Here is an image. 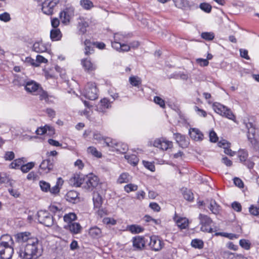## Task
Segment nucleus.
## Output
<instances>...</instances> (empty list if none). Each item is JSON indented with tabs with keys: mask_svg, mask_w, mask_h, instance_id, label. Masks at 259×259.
I'll list each match as a JSON object with an SVG mask.
<instances>
[{
	"mask_svg": "<svg viewBox=\"0 0 259 259\" xmlns=\"http://www.w3.org/2000/svg\"><path fill=\"white\" fill-rule=\"evenodd\" d=\"M77 191L70 190L66 194L65 197L67 201L74 203L77 200L79 199Z\"/></svg>",
	"mask_w": 259,
	"mask_h": 259,
	"instance_id": "31",
	"label": "nucleus"
},
{
	"mask_svg": "<svg viewBox=\"0 0 259 259\" xmlns=\"http://www.w3.org/2000/svg\"><path fill=\"white\" fill-rule=\"evenodd\" d=\"M49 45L42 40L36 41L33 44V51L37 53H44L47 51Z\"/></svg>",
	"mask_w": 259,
	"mask_h": 259,
	"instance_id": "24",
	"label": "nucleus"
},
{
	"mask_svg": "<svg viewBox=\"0 0 259 259\" xmlns=\"http://www.w3.org/2000/svg\"><path fill=\"white\" fill-rule=\"evenodd\" d=\"M191 244L193 247L199 249H202L204 247L203 241L199 239H193L191 241Z\"/></svg>",
	"mask_w": 259,
	"mask_h": 259,
	"instance_id": "47",
	"label": "nucleus"
},
{
	"mask_svg": "<svg viewBox=\"0 0 259 259\" xmlns=\"http://www.w3.org/2000/svg\"><path fill=\"white\" fill-rule=\"evenodd\" d=\"M154 147L159 148L162 150H167L172 147V142L167 140L164 138H160L156 139L153 143Z\"/></svg>",
	"mask_w": 259,
	"mask_h": 259,
	"instance_id": "14",
	"label": "nucleus"
},
{
	"mask_svg": "<svg viewBox=\"0 0 259 259\" xmlns=\"http://www.w3.org/2000/svg\"><path fill=\"white\" fill-rule=\"evenodd\" d=\"M84 181L83 187L89 191H93L100 184L99 179L95 175L87 176Z\"/></svg>",
	"mask_w": 259,
	"mask_h": 259,
	"instance_id": "6",
	"label": "nucleus"
},
{
	"mask_svg": "<svg viewBox=\"0 0 259 259\" xmlns=\"http://www.w3.org/2000/svg\"><path fill=\"white\" fill-rule=\"evenodd\" d=\"M58 3V0H46L42 3V11L46 15H52L54 13V8Z\"/></svg>",
	"mask_w": 259,
	"mask_h": 259,
	"instance_id": "10",
	"label": "nucleus"
},
{
	"mask_svg": "<svg viewBox=\"0 0 259 259\" xmlns=\"http://www.w3.org/2000/svg\"><path fill=\"white\" fill-rule=\"evenodd\" d=\"M173 220L176 222L177 226L181 230L186 229L189 226V220L186 217H182L176 213L173 217Z\"/></svg>",
	"mask_w": 259,
	"mask_h": 259,
	"instance_id": "18",
	"label": "nucleus"
},
{
	"mask_svg": "<svg viewBox=\"0 0 259 259\" xmlns=\"http://www.w3.org/2000/svg\"><path fill=\"white\" fill-rule=\"evenodd\" d=\"M240 246L245 250H249L251 247V243L248 240L244 239H241L239 241Z\"/></svg>",
	"mask_w": 259,
	"mask_h": 259,
	"instance_id": "59",
	"label": "nucleus"
},
{
	"mask_svg": "<svg viewBox=\"0 0 259 259\" xmlns=\"http://www.w3.org/2000/svg\"><path fill=\"white\" fill-rule=\"evenodd\" d=\"M64 228L73 235L80 234L82 230L81 225L75 222L70 224L64 225Z\"/></svg>",
	"mask_w": 259,
	"mask_h": 259,
	"instance_id": "20",
	"label": "nucleus"
},
{
	"mask_svg": "<svg viewBox=\"0 0 259 259\" xmlns=\"http://www.w3.org/2000/svg\"><path fill=\"white\" fill-rule=\"evenodd\" d=\"M16 241L18 242H24L31 239L32 235L30 232H24L16 234L15 235Z\"/></svg>",
	"mask_w": 259,
	"mask_h": 259,
	"instance_id": "28",
	"label": "nucleus"
},
{
	"mask_svg": "<svg viewBox=\"0 0 259 259\" xmlns=\"http://www.w3.org/2000/svg\"><path fill=\"white\" fill-rule=\"evenodd\" d=\"M63 221L66 225L70 224L77 219V215L74 212H69L63 215Z\"/></svg>",
	"mask_w": 259,
	"mask_h": 259,
	"instance_id": "34",
	"label": "nucleus"
},
{
	"mask_svg": "<svg viewBox=\"0 0 259 259\" xmlns=\"http://www.w3.org/2000/svg\"><path fill=\"white\" fill-rule=\"evenodd\" d=\"M80 5L85 10H90L94 7L93 3L90 0H80Z\"/></svg>",
	"mask_w": 259,
	"mask_h": 259,
	"instance_id": "43",
	"label": "nucleus"
},
{
	"mask_svg": "<svg viewBox=\"0 0 259 259\" xmlns=\"http://www.w3.org/2000/svg\"><path fill=\"white\" fill-rule=\"evenodd\" d=\"M249 213L254 216H257L259 215V206H256L252 204L249 207Z\"/></svg>",
	"mask_w": 259,
	"mask_h": 259,
	"instance_id": "63",
	"label": "nucleus"
},
{
	"mask_svg": "<svg viewBox=\"0 0 259 259\" xmlns=\"http://www.w3.org/2000/svg\"><path fill=\"white\" fill-rule=\"evenodd\" d=\"M214 111L217 114L234 121L236 120V116L232 110L227 106L218 102H214L212 105Z\"/></svg>",
	"mask_w": 259,
	"mask_h": 259,
	"instance_id": "2",
	"label": "nucleus"
},
{
	"mask_svg": "<svg viewBox=\"0 0 259 259\" xmlns=\"http://www.w3.org/2000/svg\"><path fill=\"white\" fill-rule=\"evenodd\" d=\"M153 102L157 105H158L161 108H165V102L161 97L155 96L153 98Z\"/></svg>",
	"mask_w": 259,
	"mask_h": 259,
	"instance_id": "57",
	"label": "nucleus"
},
{
	"mask_svg": "<svg viewBox=\"0 0 259 259\" xmlns=\"http://www.w3.org/2000/svg\"><path fill=\"white\" fill-rule=\"evenodd\" d=\"M143 164L147 169L152 172L155 171V167L154 162L143 160Z\"/></svg>",
	"mask_w": 259,
	"mask_h": 259,
	"instance_id": "62",
	"label": "nucleus"
},
{
	"mask_svg": "<svg viewBox=\"0 0 259 259\" xmlns=\"http://www.w3.org/2000/svg\"><path fill=\"white\" fill-rule=\"evenodd\" d=\"M25 163V161H23V158H19L14 160L10 164V167L12 168H18L20 166Z\"/></svg>",
	"mask_w": 259,
	"mask_h": 259,
	"instance_id": "53",
	"label": "nucleus"
},
{
	"mask_svg": "<svg viewBox=\"0 0 259 259\" xmlns=\"http://www.w3.org/2000/svg\"><path fill=\"white\" fill-rule=\"evenodd\" d=\"M209 141L211 143H217L219 141V137L217 133L213 130H211L209 133Z\"/></svg>",
	"mask_w": 259,
	"mask_h": 259,
	"instance_id": "61",
	"label": "nucleus"
},
{
	"mask_svg": "<svg viewBox=\"0 0 259 259\" xmlns=\"http://www.w3.org/2000/svg\"><path fill=\"white\" fill-rule=\"evenodd\" d=\"M88 233L89 236L93 239H99L103 236L102 229L97 226L90 227Z\"/></svg>",
	"mask_w": 259,
	"mask_h": 259,
	"instance_id": "19",
	"label": "nucleus"
},
{
	"mask_svg": "<svg viewBox=\"0 0 259 259\" xmlns=\"http://www.w3.org/2000/svg\"><path fill=\"white\" fill-rule=\"evenodd\" d=\"M129 82L133 87L139 88L142 84V79L138 76L132 75L129 78Z\"/></svg>",
	"mask_w": 259,
	"mask_h": 259,
	"instance_id": "41",
	"label": "nucleus"
},
{
	"mask_svg": "<svg viewBox=\"0 0 259 259\" xmlns=\"http://www.w3.org/2000/svg\"><path fill=\"white\" fill-rule=\"evenodd\" d=\"M33 256L36 255V257L40 255L42 252V248L41 245L38 244V241L36 242H33Z\"/></svg>",
	"mask_w": 259,
	"mask_h": 259,
	"instance_id": "45",
	"label": "nucleus"
},
{
	"mask_svg": "<svg viewBox=\"0 0 259 259\" xmlns=\"http://www.w3.org/2000/svg\"><path fill=\"white\" fill-rule=\"evenodd\" d=\"M80 64L84 71L89 73L92 72L97 69L96 64L92 62L89 58L81 59Z\"/></svg>",
	"mask_w": 259,
	"mask_h": 259,
	"instance_id": "17",
	"label": "nucleus"
},
{
	"mask_svg": "<svg viewBox=\"0 0 259 259\" xmlns=\"http://www.w3.org/2000/svg\"><path fill=\"white\" fill-rule=\"evenodd\" d=\"M116 139H112L110 137H105L104 139L105 146L110 148V150L113 151V149H114L116 144L117 143Z\"/></svg>",
	"mask_w": 259,
	"mask_h": 259,
	"instance_id": "40",
	"label": "nucleus"
},
{
	"mask_svg": "<svg viewBox=\"0 0 259 259\" xmlns=\"http://www.w3.org/2000/svg\"><path fill=\"white\" fill-rule=\"evenodd\" d=\"M4 242L7 244H10L11 245L14 244V241L12 237L8 234L2 235L1 238L0 243H3Z\"/></svg>",
	"mask_w": 259,
	"mask_h": 259,
	"instance_id": "55",
	"label": "nucleus"
},
{
	"mask_svg": "<svg viewBox=\"0 0 259 259\" xmlns=\"http://www.w3.org/2000/svg\"><path fill=\"white\" fill-rule=\"evenodd\" d=\"M85 179L82 174H74L70 179L69 181L71 185L75 187H80L84 181Z\"/></svg>",
	"mask_w": 259,
	"mask_h": 259,
	"instance_id": "23",
	"label": "nucleus"
},
{
	"mask_svg": "<svg viewBox=\"0 0 259 259\" xmlns=\"http://www.w3.org/2000/svg\"><path fill=\"white\" fill-rule=\"evenodd\" d=\"M198 219L201 225L200 230L201 231L209 233L214 231L211 226L213 222L210 217L206 214L200 213L198 216Z\"/></svg>",
	"mask_w": 259,
	"mask_h": 259,
	"instance_id": "3",
	"label": "nucleus"
},
{
	"mask_svg": "<svg viewBox=\"0 0 259 259\" xmlns=\"http://www.w3.org/2000/svg\"><path fill=\"white\" fill-rule=\"evenodd\" d=\"M43 71L45 77L48 79L57 77L58 74L62 77L61 73L64 70L60 66L56 65L55 67L45 68Z\"/></svg>",
	"mask_w": 259,
	"mask_h": 259,
	"instance_id": "11",
	"label": "nucleus"
},
{
	"mask_svg": "<svg viewBox=\"0 0 259 259\" xmlns=\"http://www.w3.org/2000/svg\"><path fill=\"white\" fill-rule=\"evenodd\" d=\"M48 62V60L44 56L37 55L36 56L35 62H33V66H39L41 63H47Z\"/></svg>",
	"mask_w": 259,
	"mask_h": 259,
	"instance_id": "52",
	"label": "nucleus"
},
{
	"mask_svg": "<svg viewBox=\"0 0 259 259\" xmlns=\"http://www.w3.org/2000/svg\"><path fill=\"white\" fill-rule=\"evenodd\" d=\"M62 34L60 29H52L50 31V38L52 41L61 40Z\"/></svg>",
	"mask_w": 259,
	"mask_h": 259,
	"instance_id": "36",
	"label": "nucleus"
},
{
	"mask_svg": "<svg viewBox=\"0 0 259 259\" xmlns=\"http://www.w3.org/2000/svg\"><path fill=\"white\" fill-rule=\"evenodd\" d=\"M102 222L104 224L107 225H111L112 226H114L116 224L117 221L114 218L106 217L103 219Z\"/></svg>",
	"mask_w": 259,
	"mask_h": 259,
	"instance_id": "64",
	"label": "nucleus"
},
{
	"mask_svg": "<svg viewBox=\"0 0 259 259\" xmlns=\"http://www.w3.org/2000/svg\"><path fill=\"white\" fill-rule=\"evenodd\" d=\"M39 185L40 188V189L45 192H49V190L50 189V184L44 181H40L39 183Z\"/></svg>",
	"mask_w": 259,
	"mask_h": 259,
	"instance_id": "58",
	"label": "nucleus"
},
{
	"mask_svg": "<svg viewBox=\"0 0 259 259\" xmlns=\"http://www.w3.org/2000/svg\"><path fill=\"white\" fill-rule=\"evenodd\" d=\"M183 196L185 199L189 201H192L194 199L193 193L191 190L185 189L183 191Z\"/></svg>",
	"mask_w": 259,
	"mask_h": 259,
	"instance_id": "51",
	"label": "nucleus"
},
{
	"mask_svg": "<svg viewBox=\"0 0 259 259\" xmlns=\"http://www.w3.org/2000/svg\"><path fill=\"white\" fill-rule=\"evenodd\" d=\"M237 157L240 162L243 163L248 159V153L247 150L244 149H240L237 152Z\"/></svg>",
	"mask_w": 259,
	"mask_h": 259,
	"instance_id": "39",
	"label": "nucleus"
},
{
	"mask_svg": "<svg viewBox=\"0 0 259 259\" xmlns=\"http://www.w3.org/2000/svg\"><path fill=\"white\" fill-rule=\"evenodd\" d=\"M98 90L95 82H88L85 86L82 94L87 99L95 100L98 98Z\"/></svg>",
	"mask_w": 259,
	"mask_h": 259,
	"instance_id": "4",
	"label": "nucleus"
},
{
	"mask_svg": "<svg viewBox=\"0 0 259 259\" xmlns=\"http://www.w3.org/2000/svg\"><path fill=\"white\" fill-rule=\"evenodd\" d=\"M214 36V34L212 32H204L201 34V37L207 41L213 40Z\"/></svg>",
	"mask_w": 259,
	"mask_h": 259,
	"instance_id": "54",
	"label": "nucleus"
},
{
	"mask_svg": "<svg viewBox=\"0 0 259 259\" xmlns=\"http://www.w3.org/2000/svg\"><path fill=\"white\" fill-rule=\"evenodd\" d=\"M126 230L130 231L131 233L135 234L142 233L144 231V228L138 225H128L126 227Z\"/></svg>",
	"mask_w": 259,
	"mask_h": 259,
	"instance_id": "37",
	"label": "nucleus"
},
{
	"mask_svg": "<svg viewBox=\"0 0 259 259\" xmlns=\"http://www.w3.org/2000/svg\"><path fill=\"white\" fill-rule=\"evenodd\" d=\"M84 53L85 56H89L95 52V46L93 41L89 39H85L84 41Z\"/></svg>",
	"mask_w": 259,
	"mask_h": 259,
	"instance_id": "26",
	"label": "nucleus"
},
{
	"mask_svg": "<svg viewBox=\"0 0 259 259\" xmlns=\"http://www.w3.org/2000/svg\"><path fill=\"white\" fill-rule=\"evenodd\" d=\"M14 83L15 85L24 86L25 90L28 93H31L32 92V80L27 82L25 80H23L22 82H19L18 79H16L14 80Z\"/></svg>",
	"mask_w": 259,
	"mask_h": 259,
	"instance_id": "33",
	"label": "nucleus"
},
{
	"mask_svg": "<svg viewBox=\"0 0 259 259\" xmlns=\"http://www.w3.org/2000/svg\"><path fill=\"white\" fill-rule=\"evenodd\" d=\"M63 184H64L63 180L61 177L58 178L57 179L56 185L52 187V188L50 187L49 192L52 194H53L55 195L59 194Z\"/></svg>",
	"mask_w": 259,
	"mask_h": 259,
	"instance_id": "29",
	"label": "nucleus"
},
{
	"mask_svg": "<svg viewBox=\"0 0 259 259\" xmlns=\"http://www.w3.org/2000/svg\"><path fill=\"white\" fill-rule=\"evenodd\" d=\"M133 246L135 250H142L145 246V238L142 236H136L132 239Z\"/></svg>",
	"mask_w": 259,
	"mask_h": 259,
	"instance_id": "21",
	"label": "nucleus"
},
{
	"mask_svg": "<svg viewBox=\"0 0 259 259\" xmlns=\"http://www.w3.org/2000/svg\"><path fill=\"white\" fill-rule=\"evenodd\" d=\"M49 210L54 215L57 216L60 219L63 217L66 208L61 203L55 202L49 206Z\"/></svg>",
	"mask_w": 259,
	"mask_h": 259,
	"instance_id": "12",
	"label": "nucleus"
},
{
	"mask_svg": "<svg viewBox=\"0 0 259 259\" xmlns=\"http://www.w3.org/2000/svg\"><path fill=\"white\" fill-rule=\"evenodd\" d=\"M174 138L179 145L183 148H186L189 145V142L184 135L178 133H175Z\"/></svg>",
	"mask_w": 259,
	"mask_h": 259,
	"instance_id": "22",
	"label": "nucleus"
},
{
	"mask_svg": "<svg viewBox=\"0 0 259 259\" xmlns=\"http://www.w3.org/2000/svg\"><path fill=\"white\" fill-rule=\"evenodd\" d=\"M199 8L206 13H210L211 11V6L206 3H202L200 4Z\"/></svg>",
	"mask_w": 259,
	"mask_h": 259,
	"instance_id": "60",
	"label": "nucleus"
},
{
	"mask_svg": "<svg viewBox=\"0 0 259 259\" xmlns=\"http://www.w3.org/2000/svg\"><path fill=\"white\" fill-rule=\"evenodd\" d=\"M125 36L120 33H115L114 35V40L111 42V46L113 48V45L114 43H118L121 44L124 40Z\"/></svg>",
	"mask_w": 259,
	"mask_h": 259,
	"instance_id": "49",
	"label": "nucleus"
},
{
	"mask_svg": "<svg viewBox=\"0 0 259 259\" xmlns=\"http://www.w3.org/2000/svg\"><path fill=\"white\" fill-rule=\"evenodd\" d=\"M20 256L23 259L32 258V244H27L23 251L20 252Z\"/></svg>",
	"mask_w": 259,
	"mask_h": 259,
	"instance_id": "27",
	"label": "nucleus"
},
{
	"mask_svg": "<svg viewBox=\"0 0 259 259\" xmlns=\"http://www.w3.org/2000/svg\"><path fill=\"white\" fill-rule=\"evenodd\" d=\"M33 96H38L40 101L44 100L46 102H48L49 100L48 92L42 89L40 84L34 81H33Z\"/></svg>",
	"mask_w": 259,
	"mask_h": 259,
	"instance_id": "7",
	"label": "nucleus"
},
{
	"mask_svg": "<svg viewBox=\"0 0 259 259\" xmlns=\"http://www.w3.org/2000/svg\"><path fill=\"white\" fill-rule=\"evenodd\" d=\"M208 207L211 212L215 214H219L221 211V206L217 203L214 200H211Z\"/></svg>",
	"mask_w": 259,
	"mask_h": 259,
	"instance_id": "38",
	"label": "nucleus"
},
{
	"mask_svg": "<svg viewBox=\"0 0 259 259\" xmlns=\"http://www.w3.org/2000/svg\"><path fill=\"white\" fill-rule=\"evenodd\" d=\"M123 188L125 192L130 193L131 192L136 191L138 189V186L136 184L129 183L125 185Z\"/></svg>",
	"mask_w": 259,
	"mask_h": 259,
	"instance_id": "50",
	"label": "nucleus"
},
{
	"mask_svg": "<svg viewBox=\"0 0 259 259\" xmlns=\"http://www.w3.org/2000/svg\"><path fill=\"white\" fill-rule=\"evenodd\" d=\"M125 158L127 160L129 163L134 166L137 165L139 161V158L135 154L125 155Z\"/></svg>",
	"mask_w": 259,
	"mask_h": 259,
	"instance_id": "42",
	"label": "nucleus"
},
{
	"mask_svg": "<svg viewBox=\"0 0 259 259\" xmlns=\"http://www.w3.org/2000/svg\"><path fill=\"white\" fill-rule=\"evenodd\" d=\"M74 9L72 7L66 8L60 12L59 17L62 23L67 24L70 22V19L74 16Z\"/></svg>",
	"mask_w": 259,
	"mask_h": 259,
	"instance_id": "13",
	"label": "nucleus"
},
{
	"mask_svg": "<svg viewBox=\"0 0 259 259\" xmlns=\"http://www.w3.org/2000/svg\"><path fill=\"white\" fill-rule=\"evenodd\" d=\"M238 254V253H233L228 250L224 251L222 253L223 257L227 259L237 258V255Z\"/></svg>",
	"mask_w": 259,
	"mask_h": 259,
	"instance_id": "56",
	"label": "nucleus"
},
{
	"mask_svg": "<svg viewBox=\"0 0 259 259\" xmlns=\"http://www.w3.org/2000/svg\"><path fill=\"white\" fill-rule=\"evenodd\" d=\"M35 133L38 135H43L47 134L50 137H53L56 133L55 129L49 124H46L44 126L38 128Z\"/></svg>",
	"mask_w": 259,
	"mask_h": 259,
	"instance_id": "16",
	"label": "nucleus"
},
{
	"mask_svg": "<svg viewBox=\"0 0 259 259\" xmlns=\"http://www.w3.org/2000/svg\"><path fill=\"white\" fill-rule=\"evenodd\" d=\"M175 6L180 9H183L189 5V2L187 0H172Z\"/></svg>",
	"mask_w": 259,
	"mask_h": 259,
	"instance_id": "48",
	"label": "nucleus"
},
{
	"mask_svg": "<svg viewBox=\"0 0 259 259\" xmlns=\"http://www.w3.org/2000/svg\"><path fill=\"white\" fill-rule=\"evenodd\" d=\"M14 253V249L10 244L0 243V256L2 259H10Z\"/></svg>",
	"mask_w": 259,
	"mask_h": 259,
	"instance_id": "8",
	"label": "nucleus"
},
{
	"mask_svg": "<svg viewBox=\"0 0 259 259\" xmlns=\"http://www.w3.org/2000/svg\"><path fill=\"white\" fill-rule=\"evenodd\" d=\"M128 149V146L127 144L117 141L114 149H113V151H116L120 153H125Z\"/></svg>",
	"mask_w": 259,
	"mask_h": 259,
	"instance_id": "30",
	"label": "nucleus"
},
{
	"mask_svg": "<svg viewBox=\"0 0 259 259\" xmlns=\"http://www.w3.org/2000/svg\"><path fill=\"white\" fill-rule=\"evenodd\" d=\"M87 151L88 153L96 157L101 158L102 156V153L98 151L97 148L94 146L89 147L87 148Z\"/></svg>",
	"mask_w": 259,
	"mask_h": 259,
	"instance_id": "44",
	"label": "nucleus"
},
{
	"mask_svg": "<svg viewBox=\"0 0 259 259\" xmlns=\"http://www.w3.org/2000/svg\"><path fill=\"white\" fill-rule=\"evenodd\" d=\"M129 177L130 175L128 173L122 172L119 176L117 182L120 184L128 183L130 181Z\"/></svg>",
	"mask_w": 259,
	"mask_h": 259,
	"instance_id": "46",
	"label": "nucleus"
},
{
	"mask_svg": "<svg viewBox=\"0 0 259 259\" xmlns=\"http://www.w3.org/2000/svg\"><path fill=\"white\" fill-rule=\"evenodd\" d=\"M148 245L152 250L158 251L164 247V243L159 236L152 235L150 237Z\"/></svg>",
	"mask_w": 259,
	"mask_h": 259,
	"instance_id": "9",
	"label": "nucleus"
},
{
	"mask_svg": "<svg viewBox=\"0 0 259 259\" xmlns=\"http://www.w3.org/2000/svg\"><path fill=\"white\" fill-rule=\"evenodd\" d=\"M247 129V137L250 143L255 147L259 144V130L252 122H244Z\"/></svg>",
	"mask_w": 259,
	"mask_h": 259,
	"instance_id": "1",
	"label": "nucleus"
},
{
	"mask_svg": "<svg viewBox=\"0 0 259 259\" xmlns=\"http://www.w3.org/2000/svg\"><path fill=\"white\" fill-rule=\"evenodd\" d=\"M94 209L101 208L103 203V199L101 195L98 193H94L93 197Z\"/></svg>",
	"mask_w": 259,
	"mask_h": 259,
	"instance_id": "32",
	"label": "nucleus"
},
{
	"mask_svg": "<svg viewBox=\"0 0 259 259\" xmlns=\"http://www.w3.org/2000/svg\"><path fill=\"white\" fill-rule=\"evenodd\" d=\"M38 222L45 226L51 227L54 224V219L47 210H40L37 213Z\"/></svg>",
	"mask_w": 259,
	"mask_h": 259,
	"instance_id": "5",
	"label": "nucleus"
},
{
	"mask_svg": "<svg viewBox=\"0 0 259 259\" xmlns=\"http://www.w3.org/2000/svg\"><path fill=\"white\" fill-rule=\"evenodd\" d=\"M54 167V164L49 159L44 160L39 166L38 172L44 175L50 172Z\"/></svg>",
	"mask_w": 259,
	"mask_h": 259,
	"instance_id": "15",
	"label": "nucleus"
},
{
	"mask_svg": "<svg viewBox=\"0 0 259 259\" xmlns=\"http://www.w3.org/2000/svg\"><path fill=\"white\" fill-rule=\"evenodd\" d=\"M113 48L119 52H126L130 50V46L124 43L118 44L114 43L113 45Z\"/></svg>",
	"mask_w": 259,
	"mask_h": 259,
	"instance_id": "35",
	"label": "nucleus"
},
{
	"mask_svg": "<svg viewBox=\"0 0 259 259\" xmlns=\"http://www.w3.org/2000/svg\"><path fill=\"white\" fill-rule=\"evenodd\" d=\"M189 133L191 138L195 141H202L204 138L203 133L198 128H191Z\"/></svg>",
	"mask_w": 259,
	"mask_h": 259,
	"instance_id": "25",
	"label": "nucleus"
}]
</instances>
